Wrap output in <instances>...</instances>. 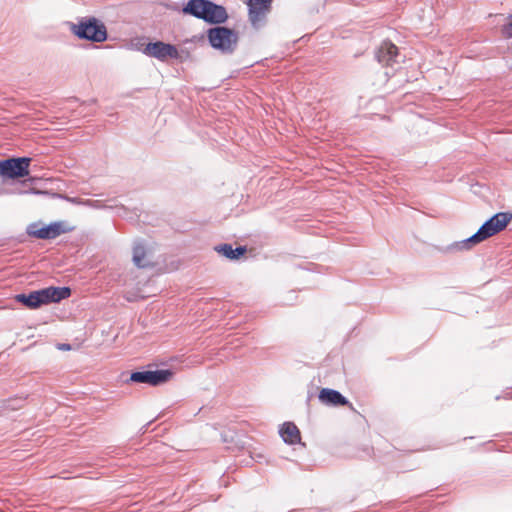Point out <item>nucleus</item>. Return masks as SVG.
<instances>
[{
    "instance_id": "8",
    "label": "nucleus",
    "mask_w": 512,
    "mask_h": 512,
    "mask_svg": "<svg viewBox=\"0 0 512 512\" xmlns=\"http://www.w3.org/2000/svg\"><path fill=\"white\" fill-rule=\"evenodd\" d=\"M64 232L65 230L60 222L51 223L40 228L37 224H31L27 229L28 235L37 239H55Z\"/></svg>"
},
{
    "instance_id": "3",
    "label": "nucleus",
    "mask_w": 512,
    "mask_h": 512,
    "mask_svg": "<svg viewBox=\"0 0 512 512\" xmlns=\"http://www.w3.org/2000/svg\"><path fill=\"white\" fill-rule=\"evenodd\" d=\"M210 46L222 54L230 55L238 46L239 34L234 29L225 26H215L206 32Z\"/></svg>"
},
{
    "instance_id": "6",
    "label": "nucleus",
    "mask_w": 512,
    "mask_h": 512,
    "mask_svg": "<svg viewBox=\"0 0 512 512\" xmlns=\"http://www.w3.org/2000/svg\"><path fill=\"white\" fill-rule=\"evenodd\" d=\"M144 53L161 61L179 57V52L174 45L162 41L148 43L144 48Z\"/></svg>"
},
{
    "instance_id": "16",
    "label": "nucleus",
    "mask_w": 512,
    "mask_h": 512,
    "mask_svg": "<svg viewBox=\"0 0 512 512\" xmlns=\"http://www.w3.org/2000/svg\"><path fill=\"white\" fill-rule=\"evenodd\" d=\"M512 219V214L500 212L492 216L487 220L491 223V227L496 230V233L502 231Z\"/></svg>"
},
{
    "instance_id": "17",
    "label": "nucleus",
    "mask_w": 512,
    "mask_h": 512,
    "mask_svg": "<svg viewBox=\"0 0 512 512\" xmlns=\"http://www.w3.org/2000/svg\"><path fill=\"white\" fill-rule=\"evenodd\" d=\"M216 251L220 253L221 255L229 258V259H238L240 256H242L246 252V248L243 246H239L235 249H233L231 244H222L217 246Z\"/></svg>"
},
{
    "instance_id": "20",
    "label": "nucleus",
    "mask_w": 512,
    "mask_h": 512,
    "mask_svg": "<svg viewBox=\"0 0 512 512\" xmlns=\"http://www.w3.org/2000/svg\"><path fill=\"white\" fill-rule=\"evenodd\" d=\"M125 212H126V209L123 206L118 208V214L120 216H125Z\"/></svg>"
},
{
    "instance_id": "5",
    "label": "nucleus",
    "mask_w": 512,
    "mask_h": 512,
    "mask_svg": "<svg viewBox=\"0 0 512 512\" xmlns=\"http://www.w3.org/2000/svg\"><path fill=\"white\" fill-rule=\"evenodd\" d=\"M173 376L171 370L136 371L130 376V380L136 383H144L151 386H159L168 382Z\"/></svg>"
},
{
    "instance_id": "1",
    "label": "nucleus",
    "mask_w": 512,
    "mask_h": 512,
    "mask_svg": "<svg viewBox=\"0 0 512 512\" xmlns=\"http://www.w3.org/2000/svg\"><path fill=\"white\" fill-rule=\"evenodd\" d=\"M71 295L69 287H47L29 294H17L15 300L29 309H36L49 303H57Z\"/></svg>"
},
{
    "instance_id": "14",
    "label": "nucleus",
    "mask_w": 512,
    "mask_h": 512,
    "mask_svg": "<svg viewBox=\"0 0 512 512\" xmlns=\"http://www.w3.org/2000/svg\"><path fill=\"white\" fill-rule=\"evenodd\" d=\"M280 434L286 443L295 444L300 441V431L294 423L287 422L283 424Z\"/></svg>"
},
{
    "instance_id": "10",
    "label": "nucleus",
    "mask_w": 512,
    "mask_h": 512,
    "mask_svg": "<svg viewBox=\"0 0 512 512\" xmlns=\"http://www.w3.org/2000/svg\"><path fill=\"white\" fill-rule=\"evenodd\" d=\"M398 48L390 41H384L376 52V58L383 65H392L397 62Z\"/></svg>"
},
{
    "instance_id": "2",
    "label": "nucleus",
    "mask_w": 512,
    "mask_h": 512,
    "mask_svg": "<svg viewBox=\"0 0 512 512\" xmlns=\"http://www.w3.org/2000/svg\"><path fill=\"white\" fill-rule=\"evenodd\" d=\"M68 27L73 35L82 40L102 43L108 37L105 24L96 17H81L76 23L69 22Z\"/></svg>"
},
{
    "instance_id": "21",
    "label": "nucleus",
    "mask_w": 512,
    "mask_h": 512,
    "mask_svg": "<svg viewBox=\"0 0 512 512\" xmlns=\"http://www.w3.org/2000/svg\"><path fill=\"white\" fill-rule=\"evenodd\" d=\"M60 349L68 350V349H70V345L69 344H63V345H61Z\"/></svg>"
},
{
    "instance_id": "4",
    "label": "nucleus",
    "mask_w": 512,
    "mask_h": 512,
    "mask_svg": "<svg viewBox=\"0 0 512 512\" xmlns=\"http://www.w3.org/2000/svg\"><path fill=\"white\" fill-rule=\"evenodd\" d=\"M31 159L28 157L10 158L0 161V175L4 178L16 179L29 174Z\"/></svg>"
},
{
    "instance_id": "11",
    "label": "nucleus",
    "mask_w": 512,
    "mask_h": 512,
    "mask_svg": "<svg viewBox=\"0 0 512 512\" xmlns=\"http://www.w3.org/2000/svg\"><path fill=\"white\" fill-rule=\"evenodd\" d=\"M272 0H249V19L253 25L262 20L269 10Z\"/></svg>"
},
{
    "instance_id": "9",
    "label": "nucleus",
    "mask_w": 512,
    "mask_h": 512,
    "mask_svg": "<svg viewBox=\"0 0 512 512\" xmlns=\"http://www.w3.org/2000/svg\"><path fill=\"white\" fill-rule=\"evenodd\" d=\"M228 19L226 8L208 0L201 20L211 24H222Z\"/></svg>"
},
{
    "instance_id": "13",
    "label": "nucleus",
    "mask_w": 512,
    "mask_h": 512,
    "mask_svg": "<svg viewBox=\"0 0 512 512\" xmlns=\"http://www.w3.org/2000/svg\"><path fill=\"white\" fill-rule=\"evenodd\" d=\"M319 400L326 405H347L348 400L338 391L323 388L319 393Z\"/></svg>"
},
{
    "instance_id": "19",
    "label": "nucleus",
    "mask_w": 512,
    "mask_h": 512,
    "mask_svg": "<svg viewBox=\"0 0 512 512\" xmlns=\"http://www.w3.org/2000/svg\"><path fill=\"white\" fill-rule=\"evenodd\" d=\"M502 33L507 38H512V15L509 17L508 23L502 28Z\"/></svg>"
},
{
    "instance_id": "12",
    "label": "nucleus",
    "mask_w": 512,
    "mask_h": 512,
    "mask_svg": "<svg viewBox=\"0 0 512 512\" xmlns=\"http://www.w3.org/2000/svg\"><path fill=\"white\" fill-rule=\"evenodd\" d=\"M132 261L138 268H148L154 266L148 250L141 242H135L133 246Z\"/></svg>"
},
{
    "instance_id": "18",
    "label": "nucleus",
    "mask_w": 512,
    "mask_h": 512,
    "mask_svg": "<svg viewBox=\"0 0 512 512\" xmlns=\"http://www.w3.org/2000/svg\"><path fill=\"white\" fill-rule=\"evenodd\" d=\"M87 205H89L90 207H93V208H96V209H102V208H118L117 205L113 206V205H106L103 201L101 200H87L86 203Z\"/></svg>"
},
{
    "instance_id": "15",
    "label": "nucleus",
    "mask_w": 512,
    "mask_h": 512,
    "mask_svg": "<svg viewBox=\"0 0 512 512\" xmlns=\"http://www.w3.org/2000/svg\"><path fill=\"white\" fill-rule=\"evenodd\" d=\"M207 2L208 0H189L182 11L184 14L201 19Z\"/></svg>"
},
{
    "instance_id": "7",
    "label": "nucleus",
    "mask_w": 512,
    "mask_h": 512,
    "mask_svg": "<svg viewBox=\"0 0 512 512\" xmlns=\"http://www.w3.org/2000/svg\"><path fill=\"white\" fill-rule=\"evenodd\" d=\"M495 234H497L496 230L491 227V223L486 221L475 234L461 242L454 243L449 247V249H469L472 245L478 244L494 236Z\"/></svg>"
}]
</instances>
